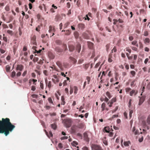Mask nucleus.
<instances>
[{
  "instance_id": "f257e3e1",
  "label": "nucleus",
  "mask_w": 150,
  "mask_h": 150,
  "mask_svg": "<svg viewBox=\"0 0 150 150\" xmlns=\"http://www.w3.org/2000/svg\"><path fill=\"white\" fill-rule=\"evenodd\" d=\"M15 127L8 118H2L1 120H0V133H4L6 136L9 133V132H11Z\"/></svg>"
},
{
  "instance_id": "f03ea898",
  "label": "nucleus",
  "mask_w": 150,
  "mask_h": 150,
  "mask_svg": "<svg viewBox=\"0 0 150 150\" xmlns=\"http://www.w3.org/2000/svg\"><path fill=\"white\" fill-rule=\"evenodd\" d=\"M55 31V29L52 26H50L49 27V32L48 33H47L46 35L48 37H51L52 36H53L54 35V32Z\"/></svg>"
},
{
  "instance_id": "7ed1b4c3",
  "label": "nucleus",
  "mask_w": 150,
  "mask_h": 150,
  "mask_svg": "<svg viewBox=\"0 0 150 150\" xmlns=\"http://www.w3.org/2000/svg\"><path fill=\"white\" fill-rule=\"evenodd\" d=\"M92 150H104L99 145L93 144L91 146Z\"/></svg>"
},
{
  "instance_id": "20e7f679",
  "label": "nucleus",
  "mask_w": 150,
  "mask_h": 150,
  "mask_svg": "<svg viewBox=\"0 0 150 150\" xmlns=\"http://www.w3.org/2000/svg\"><path fill=\"white\" fill-rule=\"evenodd\" d=\"M71 120L70 119H67L65 120V124L67 127H69L71 125Z\"/></svg>"
},
{
  "instance_id": "39448f33",
  "label": "nucleus",
  "mask_w": 150,
  "mask_h": 150,
  "mask_svg": "<svg viewBox=\"0 0 150 150\" xmlns=\"http://www.w3.org/2000/svg\"><path fill=\"white\" fill-rule=\"evenodd\" d=\"M69 48L70 51L72 52L75 49V47L73 45L72 42H70L69 44Z\"/></svg>"
},
{
  "instance_id": "423d86ee",
  "label": "nucleus",
  "mask_w": 150,
  "mask_h": 150,
  "mask_svg": "<svg viewBox=\"0 0 150 150\" xmlns=\"http://www.w3.org/2000/svg\"><path fill=\"white\" fill-rule=\"evenodd\" d=\"M83 138L84 140L87 142L89 141V138L88 137V135L86 132L83 133Z\"/></svg>"
},
{
  "instance_id": "0eeeda50",
  "label": "nucleus",
  "mask_w": 150,
  "mask_h": 150,
  "mask_svg": "<svg viewBox=\"0 0 150 150\" xmlns=\"http://www.w3.org/2000/svg\"><path fill=\"white\" fill-rule=\"evenodd\" d=\"M116 101V99L115 98H112L108 103V104L109 105V106L110 107H111L113 103L115 102Z\"/></svg>"
},
{
  "instance_id": "6e6552de",
  "label": "nucleus",
  "mask_w": 150,
  "mask_h": 150,
  "mask_svg": "<svg viewBox=\"0 0 150 150\" xmlns=\"http://www.w3.org/2000/svg\"><path fill=\"white\" fill-rule=\"evenodd\" d=\"M77 126L74 125L72 126L71 128V132L72 133H75L77 130Z\"/></svg>"
},
{
  "instance_id": "1a4fd4ad",
  "label": "nucleus",
  "mask_w": 150,
  "mask_h": 150,
  "mask_svg": "<svg viewBox=\"0 0 150 150\" xmlns=\"http://www.w3.org/2000/svg\"><path fill=\"white\" fill-rule=\"evenodd\" d=\"M53 77L54 79H52V80L54 83H55L56 82H58L59 81V79L57 76L56 75H53Z\"/></svg>"
},
{
  "instance_id": "9d476101",
  "label": "nucleus",
  "mask_w": 150,
  "mask_h": 150,
  "mask_svg": "<svg viewBox=\"0 0 150 150\" xmlns=\"http://www.w3.org/2000/svg\"><path fill=\"white\" fill-rule=\"evenodd\" d=\"M23 69V66L21 64H18L16 68V70L22 71Z\"/></svg>"
},
{
  "instance_id": "9b49d317",
  "label": "nucleus",
  "mask_w": 150,
  "mask_h": 150,
  "mask_svg": "<svg viewBox=\"0 0 150 150\" xmlns=\"http://www.w3.org/2000/svg\"><path fill=\"white\" fill-rule=\"evenodd\" d=\"M145 99V97L144 96H142L139 99V105H141L144 101Z\"/></svg>"
},
{
  "instance_id": "f8f14e48",
  "label": "nucleus",
  "mask_w": 150,
  "mask_h": 150,
  "mask_svg": "<svg viewBox=\"0 0 150 150\" xmlns=\"http://www.w3.org/2000/svg\"><path fill=\"white\" fill-rule=\"evenodd\" d=\"M52 8L50 9V11L52 13H54L55 12L54 10L57 9V7L54 4L52 5Z\"/></svg>"
},
{
  "instance_id": "ddd939ff",
  "label": "nucleus",
  "mask_w": 150,
  "mask_h": 150,
  "mask_svg": "<svg viewBox=\"0 0 150 150\" xmlns=\"http://www.w3.org/2000/svg\"><path fill=\"white\" fill-rule=\"evenodd\" d=\"M78 27L79 29L83 30L85 28V25L82 23H79L78 25Z\"/></svg>"
},
{
  "instance_id": "4468645a",
  "label": "nucleus",
  "mask_w": 150,
  "mask_h": 150,
  "mask_svg": "<svg viewBox=\"0 0 150 150\" xmlns=\"http://www.w3.org/2000/svg\"><path fill=\"white\" fill-rule=\"evenodd\" d=\"M81 46L80 44H78L76 47V50L77 51L78 53H79L81 49Z\"/></svg>"
},
{
  "instance_id": "2eb2a0df",
  "label": "nucleus",
  "mask_w": 150,
  "mask_h": 150,
  "mask_svg": "<svg viewBox=\"0 0 150 150\" xmlns=\"http://www.w3.org/2000/svg\"><path fill=\"white\" fill-rule=\"evenodd\" d=\"M88 47L90 49H92L93 47V43L90 42H88Z\"/></svg>"
},
{
  "instance_id": "dca6fc26",
  "label": "nucleus",
  "mask_w": 150,
  "mask_h": 150,
  "mask_svg": "<svg viewBox=\"0 0 150 150\" xmlns=\"http://www.w3.org/2000/svg\"><path fill=\"white\" fill-rule=\"evenodd\" d=\"M137 93V92L135 90H132L130 92V95L131 96H132L134 94L135 96L136 95Z\"/></svg>"
},
{
  "instance_id": "f3484780",
  "label": "nucleus",
  "mask_w": 150,
  "mask_h": 150,
  "mask_svg": "<svg viewBox=\"0 0 150 150\" xmlns=\"http://www.w3.org/2000/svg\"><path fill=\"white\" fill-rule=\"evenodd\" d=\"M36 38H32L31 41V43L35 45H36Z\"/></svg>"
},
{
  "instance_id": "a211bd4d",
  "label": "nucleus",
  "mask_w": 150,
  "mask_h": 150,
  "mask_svg": "<svg viewBox=\"0 0 150 150\" xmlns=\"http://www.w3.org/2000/svg\"><path fill=\"white\" fill-rule=\"evenodd\" d=\"M69 59H70V60L72 61V62L74 64L76 63V62H77L76 60L74 58L72 57H69Z\"/></svg>"
},
{
  "instance_id": "6ab92c4d",
  "label": "nucleus",
  "mask_w": 150,
  "mask_h": 150,
  "mask_svg": "<svg viewBox=\"0 0 150 150\" xmlns=\"http://www.w3.org/2000/svg\"><path fill=\"white\" fill-rule=\"evenodd\" d=\"M61 100L62 101L61 103V105H64L65 103V102L64 101V98L63 96H62Z\"/></svg>"
},
{
  "instance_id": "aec40b11",
  "label": "nucleus",
  "mask_w": 150,
  "mask_h": 150,
  "mask_svg": "<svg viewBox=\"0 0 150 150\" xmlns=\"http://www.w3.org/2000/svg\"><path fill=\"white\" fill-rule=\"evenodd\" d=\"M56 64L60 68H62V64L61 62L60 61H58L56 62Z\"/></svg>"
},
{
  "instance_id": "412c9836",
  "label": "nucleus",
  "mask_w": 150,
  "mask_h": 150,
  "mask_svg": "<svg viewBox=\"0 0 150 150\" xmlns=\"http://www.w3.org/2000/svg\"><path fill=\"white\" fill-rule=\"evenodd\" d=\"M130 144V141H128L127 142H124L123 144L125 146H129V144Z\"/></svg>"
},
{
  "instance_id": "4be33fe9",
  "label": "nucleus",
  "mask_w": 150,
  "mask_h": 150,
  "mask_svg": "<svg viewBox=\"0 0 150 150\" xmlns=\"http://www.w3.org/2000/svg\"><path fill=\"white\" fill-rule=\"evenodd\" d=\"M77 127L79 128H83L84 126V125L83 123H80L78 125Z\"/></svg>"
},
{
  "instance_id": "5701e85b",
  "label": "nucleus",
  "mask_w": 150,
  "mask_h": 150,
  "mask_svg": "<svg viewBox=\"0 0 150 150\" xmlns=\"http://www.w3.org/2000/svg\"><path fill=\"white\" fill-rule=\"evenodd\" d=\"M132 44L133 45H135L137 47H138V45L137 44V41L136 40H134L132 42Z\"/></svg>"
},
{
  "instance_id": "b1692460",
  "label": "nucleus",
  "mask_w": 150,
  "mask_h": 150,
  "mask_svg": "<svg viewBox=\"0 0 150 150\" xmlns=\"http://www.w3.org/2000/svg\"><path fill=\"white\" fill-rule=\"evenodd\" d=\"M10 67L9 65H7L6 66V70L7 72H10Z\"/></svg>"
},
{
  "instance_id": "393cba45",
  "label": "nucleus",
  "mask_w": 150,
  "mask_h": 150,
  "mask_svg": "<svg viewBox=\"0 0 150 150\" xmlns=\"http://www.w3.org/2000/svg\"><path fill=\"white\" fill-rule=\"evenodd\" d=\"M105 103H103L102 105L101 106V108H102V111H103L105 109Z\"/></svg>"
},
{
  "instance_id": "a878e982",
  "label": "nucleus",
  "mask_w": 150,
  "mask_h": 150,
  "mask_svg": "<svg viewBox=\"0 0 150 150\" xmlns=\"http://www.w3.org/2000/svg\"><path fill=\"white\" fill-rule=\"evenodd\" d=\"M51 126L52 128V129H53L54 130L56 129L57 128V125L54 123L52 124L51 125Z\"/></svg>"
},
{
  "instance_id": "bb28decb",
  "label": "nucleus",
  "mask_w": 150,
  "mask_h": 150,
  "mask_svg": "<svg viewBox=\"0 0 150 150\" xmlns=\"http://www.w3.org/2000/svg\"><path fill=\"white\" fill-rule=\"evenodd\" d=\"M46 134L47 136L49 137H50V136L51 137H52L53 136V134H52V132L51 131H50L49 132V135L48 134V132H46Z\"/></svg>"
},
{
  "instance_id": "cd10ccee",
  "label": "nucleus",
  "mask_w": 150,
  "mask_h": 150,
  "mask_svg": "<svg viewBox=\"0 0 150 150\" xmlns=\"http://www.w3.org/2000/svg\"><path fill=\"white\" fill-rule=\"evenodd\" d=\"M150 40L149 38H145L144 40V42L146 44H148Z\"/></svg>"
},
{
  "instance_id": "c85d7f7f",
  "label": "nucleus",
  "mask_w": 150,
  "mask_h": 150,
  "mask_svg": "<svg viewBox=\"0 0 150 150\" xmlns=\"http://www.w3.org/2000/svg\"><path fill=\"white\" fill-rule=\"evenodd\" d=\"M74 93L75 94H76L77 93V92H78V88L77 87L74 86Z\"/></svg>"
},
{
  "instance_id": "c756f323",
  "label": "nucleus",
  "mask_w": 150,
  "mask_h": 150,
  "mask_svg": "<svg viewBox=\"0 0 150 150\" xmlns=\"http://www.w3.org/2000/svg\"><path fill=\"white\" fill-rule=\"evenodd\" d=\"M106 94L109 98H110L112 97V96H111L110 93L108 91H107L106 92Z\"/></svg>"
},
{
  "instance_id": "7c9ffc66",
  "label": "nucleus",
  "mask_w": 150,
  "mask_h": 150,
  "mask_svg": "<svg viewBox=\"0 0 150 150\" xmlns=\"http://www.w3.org/2000/svg\"><path fill=\"white\" fill-rule=\"evenodd\" d=\"M48 55L50 57V58L52 59H54V56L52 53H49Z\"/></svg>"
},
{
  "instance_id": "2f4dec72",
  "label": "nucleus",
  "mask_w": 150,
  "mask_h": 150,
  "mask_svg": "<svg viewBox=\"0 0 150 150\" xmlns=\"http://www.w3.org/2000/svg\"><path fill=\"white\" fill-rule=\"evenodd\" d=\"M56 51L58 52H60L62 51V50L58 47H56L55 48Z\"/></svg>"
},
{
  "instance_id": "473e14b6",
  "label": "nucleus",
  "mask_w": 150,
  "mask_h": 150,
  "mask_svg": "<svg viewBox=\"0 0 150 150\" xmlns=\"http://www.w3.org/2000/svg\"><path fill=\"white\" fill-rule=\"evenodd\" d=\"M16 74V72L15 71H13L12 72L11 76L13 78L15 76Z\"/></svg>"
},
{
  "instance_id": "72a5a7b5",
  "label": "nucleus",
  "mask_w": 150,
  "mask_h": 150,
  "mask_svg": "<svg viewBox=\"0 0 150 150\" xmlns=\"http://www.w3.org/2000/svg\"><path fill=\"white\" fill-rule=\"evenodd\" d=\"M130 73L133 77L136 74V72L134 71H131L130 72Z\"/></svg>"
},
{
  "instance_id": "f704fd0d",
  "label": "nucleus",
  "mask_w": 150,
  "mask_h": 150,
  "mask_svg": "<svg viewBox=\"0 0 150 150\" xmlns=\"http://www.w3.org/2000/svg\"><path fill=\"white\" fill-rule=\"evenodd\" d=\"M0 51L1 53L3 54L5 52V50L2 49V46H1L0 49Z\"/></svg>"
},
{
  "instance_id": "c9c22d12",
  "label": "nucleus",
  "mask_w": 150,
  "mask_h": 150,
  "mask_svg": "<svg viewBox=\"0 0 150 150\" xmlns=\"http://www.w3.org/2000/svg\"><path fill=\"white\" fill-rule=\"evenodd\" d=\"M83 65L84 68L86 70L88 69L89 66L88 64H83Z\"/></svg>"
},
{
  "instance_id": "e433bc0d",
  "label": "nucleus",
  "mask_w": 150,
  "mask_h": 150,
  "mask_svg": "<svg viewBox=\"0 0 150 150\" xmlns=\"http://www.w3.org/2000/svg\"><path fill=\"white\" fill-rule=\"evenodd\" d=\"M147 122L148 124H150V115L148 116L147 119Z\"/></svg>"
},
{
  "instance_id": "4c0bfd02",
  "label": "nucleus",
  "mask_w": 150,
  "mask_h": 150,
  "mask_svg": "<svg viewBox=\"0 0 150 150\" xmlns=\"http://www.w3.org/2000/svg\"><path fill=\"white\" fill-rule=\"evenodd\" d=\"M83 59H79V60L78 62V63L79 64H81L82 63V62H83Z\"/></svg>"
},
{
  "instance_id": "58836bf2",
  "label": "nucleus",
  "mask_w": 150,
  "mask_h": 150,
  "mask_svg": "<svg viewBox=\"0 0 150 150\" xmlns=\"http://www.w3.org/2000/svg\"><path fill=\"white\" fill-rule=\"evenodd\" d=\"M5 9L7 11H9L10 10L9 6L8 5L6 6L5 7Z\"/></svg>"
},
{
  "instance_id": "ea45409f",
  "label": "nucleus",
  "mask_w": 150,
  "mask_h": 150,
  "mask_svg": "<svg viewBox=\"0 0 150 150\" xmlns=\"http://www.w3.org/2000/svg\"><path fill=\"white\" fill-rule=\"evenodd\" d=\"M38 60L39 59L38 57H34L33 60L34 62H37Z\"/></svg>"
},
{
  "instance_id": "a19ab883",
  "label": "nucleus",
  "mask_w": 150,
  "mask_h": 150,
  "mask_svg": "<svg viewBox=\"0 0 150 150\" xmlns=\"http://www.w3.org/2000/svg\"><path fill=\"white\" fill-rule=\"evenodd\" d=\"M136 81L135 79L131 83L130 85L131 86H134V83Z\"/></svg>"
},
{
  "instance_id": "79ce46f5",
  "label": "nucleus",
  "mask_w": 150,
  "mask_h": 150,
  "mask_svg": "<svg viewBox=\"0 0 150 150\" xmlns=\"http://www.w3.org/2000/svg\"><path fill=\"white\" fill-rule=\"evenodd\" d=\"M133 113V111L132 110H131L129 111V115L130 118L132 117V113Z\"/></svg>"
},
{
  "instance_id": "37998d69",
  "label": "nucleus",
  "mask_w": 150,
  "mask_h": 150,
  "mask_svg": "<svg viewBox=\"0 0 150 150\" xmlns=\"http://www.w3.org/2000/svg\"><path fill=\"white\" fill-rule=\"evenodd\" d=\"M86 79L87 80L88 83L89 84L90 81V78L89 76H87L86 77Z\"/></svg>"
},
{
  "instance_id": "c03bdc74",
  "label": "nucleus",
  "mask_w": 150,
  "mask_h": 150,
  "mask_svg": "<svg viewBox=\"0 0 150 150\" xmlns=\"http://www.w3.org/2000/svg\"><path fill=\"white\" fill-rule=\"evenodd\" d=\"M70 33H71L70 31L69 30H66L65 32V34L66 35H69L70 34Z\"/></svg>"
},
{
  "instance_id": "a18cd8bd",
  "label": "nucleus",
  "mask_w": 150,
  "mask_h": 150,
  "mask_svg": "<svg viewBox=\"0 0 150 150\" xmlns=\"http://www.w3.org/2000/svg\"><path fill=\"white\" fill-rule=\"evenodd\" d=\"M68 136H64L62 137L61 138V139L62 140L67 139L68 138Z\"/></svg>"
},
{
  "instance_id": "49530a36",
  "label": "nucleus",
  "mask_w": 150,
  "mask_h": 150,
  "mask_svg": "<svg viewBox=\"0 0 150 150\" xmlns=\"http://www.w3.org/2000/svg\"><path fill=\"white\" fill-rule=\"evenodd\" d=\"M113 21H114L113 24L114 25L116 24L117 22H118V21L117 19H114Z\"/></svg>"
},
{
  "instance_id": "de8ad7c7",
  "label": "nucleus",
  "mask_w": 150,
  "mask_h": 150,
  "mask_svg": "<svg viewBox=\"0 0 150 150\" xmlns=\"http://www.w3.org/2000/svg\"><path fill=\"white\" fill-rule=\"evenodd\" d=\"M48 100L50 103H53V101L52 98H48Z\"/></svg>"
},
{
  "instance_id": "09e8293b",
  "label": "nucleus",
  "mask_w": 150,
  "mask_h": 150,
  "mask_svg": "<svg viewBox=\"0 0 150 150\" xmlns=\"http://www.w3.org/2000/svg\"><path fill=\"white\" fill-rule=\"evenodd\" d=\"M58 146L60 149L62 148H63L62 144L61 143H59L58 145Z\"/></svg>"
},
{
  "instance_id": "8fccbe9b",
  "label": "nucleus",
  "mask_w": 150,
  "mask_h": 150,
  "mask_svg": "<svg viewBox=\"0 0 150 150\" xmlns=\"http://www.w3.org/2000/svg\"><path fill=\"white\" fill-rule=\"evenodd\" d=\"M100 64V62H98L97 63L95 66V68H97L99 66Z\"/></svg>"
},
{
  "instance_id": "3c124183",
  "label": "nucleus",
  "mask_w": 150,
  "mask_h": 150,
  "mask_svg": "<svg viewBox=\"0 0 150 150\" xmlns=\"http://www.w3.org/2000/svg\"><path fill=\"white\" fill-rule=\"evenodd\" d=\"M116 51L117 50L116 49V47H114L112 50V52H116Z\"/></svg>"
},
{
  "instance_id": "603ef678",
  "label": "nucleus",
  "mask_w": 150,
  "mask_h": 150,
  "mask_svg": "<svg viewBox=\"0 0 150 150\" xmlns=\"http://www.w3.org/2000/svg\"><path fill=\"white\" fill-rule=\"evenodd\" d=\"M40 87L42 89H43L44 88L43 84L42 83H41V82H40Z\"/></svg>"
},
{
  "instance_id": "864d4df0",
  "label": "nucleus",
  "mask_w": 150,
  "mask_h": 150,
  "mask_svg": "<svg viewBox=\"0 0 150 150\" xmlns=\"http://www.w3.org/2000/svg\"><path fill=\"white\" fill-rule=\"evenodd\" d=\"M69 22H67L65 23L64 26V28H66L67 27V26L69 25Z\"/></svg>"
},
{
  "instance_id": "5fc2aeb1",
  "label": "nucleus",
  "mask_w": 150,
  "mask_h": 150,
  "mask_svg": "<svg viewBox=\"0 0 150 150\" xmlns=\"http://www.w3.org/2000/svg\"><path fill=\"white\" fill-rule=\"evenodd\" d=\"M7 33L11 35H12L13 34V31L12 30H8Z\"/></svg>"
},
{
  "instance_id": "6e6d98bb",
  "label": "nucleus",
  "mask_w": 150,
  "mask_h": 150,
  "mask_svg": "<svg viewBox=\"0 0 150 150\" xmlns=\"http://www.w3.org/2000/svg\"><path fill=\"white\" fill-rule=\"evenodd\" d=\"M48 86L49 88H50L51 87V82L50 81H49L48 83Z\"/></svg>"
},
{
  "instance_id": "4d7b16f0",
  "label": "nucleus",
  "mask_w": 150,
  "mask_h": 150,
  "mask_svg": "<svg viewBox=\"0 0 150 150\" xmlns=\"http://www.w3.org/2000/svg\"><path fill=\"white\" fill-rule=\"evenodd\" d=\"M82 150H89L88 147L86 146H84L82 148Z\"/></svg>"
},
{
  "instance_id": "13d9d810",
  "label": "nucleus",
  "mask_w": 150,
  "mask_h": 150,
  "mask_svg": "<svg viewBox=\"0 0 150 150\" xmlns=\"http://www.w3.org/2000/svg\"><path fill=\"white\" fill-rule=\"evenodd\" d=\"M144 35L145 36H147L148 35V32L147 31H145L144 32Z\"/></svg>"
},
{
  "instance_id": "bf43d9fd",
  "label": "nucleus",
  "mask_w": 150,
  "mask_h": 150,
  "mask_svg": "<svg viewBox=\"0 0 150 150\" xmlns=\"http://www.w3.org/2000/svg\"><path fill=\"white\" fill-rule=\"evenodd\" d=\"M118 109V106H117L115 109L113 110L112 111V113H114Z\"/></svg>"
},
{
  "instance_id": "052dcab7",
  "label": "nucleus",
  "mask_w": 150,
  "mask_h": 150,
  "mask_svg": "<svg viewBox=\"0 0 150 150\" xmlns=\"http://www.w3.org/2000/svg\"><path fill=\"white\" fill-rule=\"evenodd\" d=\"M144 89H145V87L144 86H143L141 89V91H142V93L141 94V96H142V93H143V92H144Z\"/></svg>"
},
{
  "instance_id": "680f3d73",
  "label": "nucleus",
  "mask_w": 150,
  "mask_h": 150,
  "mask_svg": "<svg viewBox=\"0 0 150 150\" xmlns=\"http://www.w3.org/2000/svg\"><path fill=\"white\" fill-rule=\"evenodd\" d=\"M27 73V71L26 70L24 71L23 73L22 74V76H24Z\"/></svg>"
},
{
  "instance_id": "e2e57ef3",
  "label": "nucleus",
  "mask_w": 150,
  "mask_h": 150,
  "mask_svg": "<svg viewBox=\"0 0 150 150\" xmlns=\"http://www.w3.org/2000/svg\"><path fill=\"white\" fill-rule=\"evenodd\" d=\"M75 38H77L78 37V33L77 32H75L74 33Z\"/></svg>"
},
{
  "instance_id": "0e129e2a",
  "label": "nucleus",
  "mask_w": 150,
  "mask_h": 150,
  "mask_svg": "<svg viewBox=\"0 0 150 150\" xmlns=\"http://www.w3.org/2000/svg\"><path fill=\"white\" fill-rule=\"evenodd\" d=\"M147 88L148 89H150V82L147 84Z\"/></svg>"
},
{
  "instance_id": "69168bd1",
  "label": "nucleus",
  "mask_w": 150,
  "mask_h": 150,
  "mask_svg": "<svg viewBox=\"0 0 150 150\" xmlns=\"http://www.w3.org/2000/svg\"><path fill=\"white\" fill-rule=\"evenodd\" d=\"M118 22L120 23H122L123 22V21L122 19L119 18L118 20Z\"/></svg>"
},
{
  "instance_id": "338daca9",
  "label": "nucleus",
  "mask_w": 150,
  "mask_h": 150,
  "mask_svg": "<svg viewBox=\"0 0 150 150\" xmlns=\"http://www.w3.org/2000/svg\"><path fill=\"white\" fill-rule=\"evenodd\" d=\"M132 49L135 51H137V47H132Z\"/></svg>"
},
{
  "instance_id": "774afa93",
  "label": "nucleus",
  "mask_w": 150,
  "mask_h": 150,
  "mask_svg": "<svg viewBox=\"0 0 150 150\" xmlns=\"http://www.w3.org/2000/svg\"><path fill=\"white\" fill-rule=\"evenodd\" d=\"M131 90V89L129 88H126L125 90L126 92H129Z\"/></svg>"
}]
</instances>
